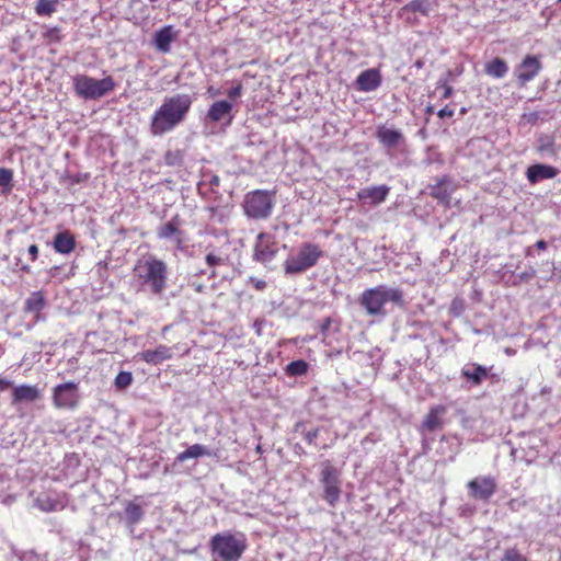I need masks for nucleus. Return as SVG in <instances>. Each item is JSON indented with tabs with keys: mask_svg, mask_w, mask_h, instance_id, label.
Instances as JSON below:
<instances>
[{
	"mask_svg": "<svg viewBox=\"0 0 561 561\" xmlns=\"http://www.w3.org/2000/svg\"><path fill=\"white\" fill-rule=\"evenodd\" d=\"M191 106L192 98L188 94H175L165 99L152 115V135L159 136L173 130L185 119Z\"/></svg>",
	"mask_w": 561,
	"mask_h": 561,
	"instance_id": "obj_1",
	"label": "nucleus"
},
{
	"mask_svg": "<svg viewBox=\"0 0 561 561\" xmlns=\"http://www.w3.org/2000/svg\"><path fill=\"white\" fill-rule=\"evenodd\" d=\"M134 276L145 290L152 295H161L167 289V264L153 255H147L137 261Z\"/></svg>",
	"mask_w": 561,
	"mask_h": 561,
	"instance_id": "obj_2",
	"label": "nucleus"
},
{
	"mask_svg": "<svg viewBox=\"0 0 561 561\" xmlns=\"http://www.w3.org/2000/svg\"><path fill=\"white\" fill-rule=\"evenodd\" d=\"M359 302L369 316H385V306L388 302L398 307L404 306V295L400 288L379 285L364 290Z\"/></svg>",
	"mask_w": 561,
	"mask_h": 561,
	"instance_id": "obj_3",
	"label": "nucleus"
},
{
	"mask_svg": "<svg viewBox=\"0 0 561 561\" xmlns=\"http://www.w3.org/2000/svg\"><path fill=\"white\" fill-rule=\"evenodd\" d=\"M248 545L241 533L216 534L209 541L211 561H240Z\"/></svg>",
	"mask_w": 561,
	"mask_h": 561,
	"instance_id": "obj_4",
	"label": "nucleus"
},
{
	"mask_svg": "<svg viewBox=\"0 0 561 561\" xmlns=\"http://www.w3.org/2000/svg\"><path fill=\"white\" fill-rule=\"evenodd\" d=\"M275 206V194L266 190H254L244 195L242 208L244 215L254 220L271 217Z\"/></svg>",
	"mask_w": 561,
	"mask_h": 561,
	"instance_id": "obj_5",
	"label": "nucleus"
},
{
	"mask_svg": "<svg viewBox=\"0 0 561 561\" xmlns=\"http://www.w3.org/2000/svg\"><path fill=\"white\" fill-rule=\"evenodd\" d=\"M323 256V251L320 247L312 242L304 243L298 252L290 255L284 263L286 275L301 274L309 268L313 267L320 257Z\"/></svg>",
	"mask_w": 561,
	"mask_h": 561,
	"instance_id": "obj_6",
	"label": "nucleus"
},
{
	"mask_svg": "<svg viewBox=\"0 0 561 561\" xmlns=\"http://www.w3.org/2000/svg\"><path fill=\"white\" fill-rule=\"evenodd\" d=\"M320 482L324 489L323 499L331 505L334 506L341 495L340 489V471L333 467L329 461L322 463Z\"/></svg>",
	"mask_w": 561,
	"mask_h": 561,
	"instance_id": "obj_7",
	"label": "nucleus"
},
{
	"mask_svg": "<svg viewBox=\"0 0 561 561\" xmlns=\"http://www.w3.org/2000/svg\"><path fill=\"white\" fill-rule=\"evenodd\" d=\"M80 396L78 383L65 382L53 390V403L57 409H73L78 405Z\"/></svg>",
	"mask_w": 561,
	"mask_h": 561,
	"instance_id": "obj_8",
	"label": "nucleus"
},
{
	"mask_svg": "<svg viewBox=\"0 0 561 561\" xmlns=\"http://www.w3.org/2000/svg\"><path fill=\"white\" fill-rule=\"evenodd\" d=\"M468 490L471 497L488 501L496 491V482L489 476L477 477L468 482Z\"/></svg>",
	"mask_w": 561,
	"mask_h": 561,
	"instance_id": "obj_9",
	"label": "nucleus"
},
{
	"mask_svg": "<svg viewBox=\"0 0 561 561\" xmlns=\"http://www.w3.org/2000/svg\"><path fill=\"white\" fill-rule=\"evenodd\" d=\"M277 251L278 249L273 242L270 241V238L266 233H259L253 255L255 261L263 264H268L274 260Z\"/></svg>",
	"mask_w": 561,
	"mask_h": 561,
	"instance_id": "obj_10",
	"label": "nucleus"
},
{
	"mask_svg": "<svg viewBox=\"0 0 561 561\" xmlns=\"http://www.w3.org/2000/svg\"><path fill=\"white\" fill-rule=\"evenodd\" d=\"M75 85L77 92L84 98L94 99L103 95L105 92L104 80L98 81L84 76L78 77Z\"/></svg>",
	"mask_w": 561,
	"mask_h": 561,
	"instance_id": "obj_11",
	"label": "nucleus"
},
{
	"mask_svg": "<svg viewBox=\"0 0 561 561\" xmlns=\"http://www.w3.org/2000/svg\"><path fill=\"white\" fill-rule=\"evenodd\" d=\"M430 194L437 199L440 204L449 206L451 194L456 190L455 183L447 176L437 179L436 183L430 185Z\"/></svg>",
	"mask_w": 561,
	"mask_h": 561,
	"instance_id": "obj_12",
	"label": "nucleus"
},
{
	"mask_svg": "<svg viewBox=\"0 0 561 561\" xmlns=\"http://www.w3.org/2000/svg\"><path fill=\"white\" fill-rule=\"evenodd\" d=\"M541 69L539 59L535 56H527L516 68V77L522 83L533 80Z\"/></svg>",
	"mask_w": 561,
	"mask_h": 561,
	"instance_id": "obj_13",
	"label": "nucleus"
},
{
	"mask_svg": "<svg viewBox=\"0 0 561 561\" xmlns=\"http://www.w3.org/2000/svg\"><path fill=\"white\" fill-rule=\"evenodd\" d=\"M232 103L226 100L216 101L214 102L208 112H207V119L213 123H218L226 117L228 118V122L230 123L232 119Z\"/></svg>",
	"mask_w": 561,
	"mask_h": 561,
	"instance_id": "obj_14",
	"label": "nucleus"
},
{
	"mask_svg": "<svg viewBox=\"0 0 561 561\" xmlns=\"http://www.w3.org/2000/svg\"><path fill=\"white\" fill-rule=\"evenodd\" d=\"M389 187L387 185H378L362 188L357 192L359 201L368 202L374 205L382 203L389 194Z\"/></svg>",
	"mask_w": 561,
	"mask_h": 561,
	"instance_id": "obj_15",
	"label": "nucleus"
},
{
	"mask_svg": "<svg viewBox=\"0 0 561 561\" xmlns=\"http://www.w3.org/2000/svg\"><path fill=\"white\" fill-rule=\"evenodd\" d=\"M376 137L388 149L397 148L403 141V135L400 130L386 126L378 127Z\"/></svg>",
	"mask_w": 561,
	"mask_h": 561,
	"instance_id": "obj_16",
	"label": "nucleus"
},
{
	"mask_svg": "<svg viewBox=\"0 0 561 561\" xmlns=\"http://www.w3.org/2000/svg\"><path fill=\"white\" fill-rule=\"evenodd\" d=\"M558 174V170L547 164H534L527 169V180L535 184L545 179H552Z\"/></svg>",
	"mask_w": 561,
	"mask_h": 561,
	"instance_id": "obj_17",
	"label": "nucleus"
},
{
	"mask_svg": "<svg viewBox=\"0 0 561 561\" xmlns=\"http://www.w3.org/2000/svg\"><path fill=\"white\" fill-rule=\"evenodd\" d=\"M446 413V408L444 405L433 407L430 412L426 414L422 428L427 432H434L436 430L442 428L443 422L442 416Z\"/></svg>",
	"mask_w": 561,
	"mask_h": 561,
	"instance_id": "obj_18",
	"label": "nucleus"
},
{
	"mask_svg": "<svg viewBox=\"0 0 561 561\" xmlns=\"http://www.w3.org/2000/svg\"><path fill=\"white\" fill-rule=\"evenodd\" d=\"M380 75L376 69L363 71L357 78V84L362 91H374L380 85Z\"/></svg>",
	"mask_w": 561,
	"mask_h": 561,
	"instance_id": "obj_19",
	"label": "nucleus"
},
{
	"mask_svg": "<svg viewBox=\"0 0 561 561\" xmlns=\"http://www.w3.org/2000/svg\"><path fill=\"white\" fill-rule=\"evenodd\" d=\"M141 357L148 364L158 365L172 357V350L165 345H159L154 350L144 351Z\"/></svg>",
	"mask_w": 561,
	"mask_h": 561,
	"instance_id": "obj_20",
	"label": "nucleus"
},
{
	"mask_svg": "<svg viewBox=\"0 0 561 561\" xmlns=\"http://www.w3.org/2000/svg\"><path fill=\"white\" fill-rule=\"evenodd\" d=\"M461 375L463 378L471 381L474 386H478L484 379H486L489 371L484 366L478 364H469L462 368Z\"/></svg>",
	"mask_w": 561,
	"mask_h": 561,
	"instance_id": "obj_21",
	"label": "nucleus"
},
{
	"mask_svg": "<svg viewBox=\"0 0 561 561\" xmlns=\"http://www.w3.org/2000/svg\"><path fill=\"white\" fill-rule=\"evenodd\" d=\"M45 305L46 301L44 295L41 291H34L25 300L24 309L25 311L33 313L34 320L38 321L41 319V311L45 308Z\"/></svg>",
	"mask_w": 561,
	"mask_h": 561,
	"instance_id": "obj_22",
	"label": "nucleus"
},
{
	"mask_svg": "<svg viewBox=\"0 0 561 561\" xmlns=\"http://www.w3.org/2000/svg\"><path fill=\"white\" fill-rule=\"evenodd\" d=\"M39 398V390L35 386L22 385L13 390V403L33 402Z\"/></svg>",
	"mask_w": 561,
	"mask_h": 561,
	"instance_id": "obj_23",
	"label": "nucleus"
},
{
	"mask_svg": "<svg viewBox=\"0 0 561 561\" xmlns=\"http://www.w3.org/2000/svg\"><path fill=\"white\" fill-rule=\"evenodd\" d=\"M75 244V238L68 231L57 233L54 240V249L61 254L70 253L73 250Z\"/></svg>",
	"mask_w": 561,
	"mask_h": 561,
	"instance_id": "obj_24",
	"label": "nucleus"
},
{
	"mask_svg": "<svg viewBox=\"0 0 561 561\" xmlns=\"http://www.w3.org/2000/svg\"><path fill=\"white\" fill-rule=\"evenodd\" d=\"M35 503L38 506V508H41L43 512L58 511L64 507V503L59 499L51 496L50 494L39 495L35 500Z\"/></svg>",
	"mask_w": 561,
	"mask_h": 561,
	"instance_id": "obj_25",
	"label": "nucleus"
},
{
	"mask_svg": "<svg viewBox=\"0 0 561 561\" xmlns=\"http://www.w3.org/2000/svg\"><path fill=\"white\" fill-rule=\"evenodd\" d=\"M210 450L201 444H194L186 448L184 451L180 453L176 457V460L183 462L191 458H199L203 456H210Z\"/></svg>",
	"mask_w": 561,
	"mask_h": 561,
	"instance_id": "obj_26",
	"label": "nucleus"
},
{
	"mask_svg": "<svg viewBox=\"0 0 561 561\" xmlns=\"http://www.w3.org/2000/svg\"><path fill=\"white\" fill-rule=\"evenodd\" d=\"M144 510L139 504L129 502L125 507V520L128 526H133L141 520Z\"/></svg>",
	"mask_w": 561,
	"mask_h": 561,
	"instance_id": "obj_27",
	"label": "nucleus"
},
{
	"mask_svg": "<svg viewBox=\"0 0 561 561\" xmlns=\"http://www.w3.org/2000/svg\"><path fill=\"white\" fill-rule=\"evenodd\" d=\"M508 71L504 60L495 58L485 66V72L493 78H503Z\"/></svg>",
	"mask_w": 561,
	"mask_h": 561,
	"instance_id": "obj_28",
	"label": "nucleus"
},
{
	"mask_svg": "<svg viewBox=\"0 0 561 561\" xmlns=\"http://www.w3.org/2000/svg\"><path fill=\"white\" fill-rule=\"evenodd\" d=\"M403 10L410 12H420L424 15H427L432 10V2L430 0H412L405 7H403Z\"/></svg>",
	"mask_w": 561,
	"mask_h": 561,
	"instance_id": "obj_29",
	"label": "nucleus"
},
{
	"mask_svg": "<svg viewBox=\"0 0 561 561\" xmlns=\"http://www.w3.org/2000/svg\"><path fill=\"white\" fill-rule=\"evenodd\" d=\"M58 0H38L35 11L38 15H50L56 11Z\"/></svg>",
	"mask_w": 561,
	"mask_h": 561,
	"instance_id": "obj_30",
	"label": "nucleus"
},
{
	"mask_svg": "<svg viewBox=\"0 0 561 561\" xmlns=\"http://www.w3.org/2000/svg\"><path fill=\"white\" fill-rule=\"evenodd\" d=\"M159 237L180 241V230L173 221H169L159 230Z\"/></svg>",
	"mask_w": 561,
	"mask_h": 561,
	"instance_id": "obj_31",
	"label": "nucleus"
},
{
	"mask_svg": "<svg viewBox=\"0 0 561 561\" xmlns=\"http://www.w3.org/2000/svg\"><path fill=\"white\" fill-rule=\"evenodd\" d=\"M308 370V364L301 359L287 365L286 371L291 376H301Z\"/></svg>",
	"mask_w": 561,
	"mask_h": 561,
	"instance_id": "obj_32",
	"label": "nucleus"
},
{
	"mask_svg": "<svg viewBox=\"0 0 561 561\" xmlns=\"http://www.w3.org/2000/svg\"><path fill=\"white\" fill-rule=\"evenodd\" d=\"M133 382V375L129 371H121L115 380L114 386L117 390H124L129 387Z\"/></svg>",
	"mask_w": 561,
	"mask_h": 561,
	"instance_id": "obj_33",
	"label": "nucleus"
},
{
	"mask_svg": "<svg viewBox=\"0 0 561 561\" xmlns=\"http://www.w3.org/2000/svg\"><path fill=\"white\" fill-rule=\"evenodd\" d=\"M173 37H152L150 45L161 53H168Z\"/></svg>",
	"mask_w": 561,
	"mask_h": 561,
	"instance_id": "obj_34",
	"label": "nucleus"
},
{
	"mask_svg": "<svg viewBox=\"0 0 561 561\" xmlns=\"http://www.w3.org/2000/svg\"><path fill=\"white\" fill-rule=\"evenodd\" d=\"M451 73L448 72L446 75V77H440L439 80L437 81V89L438 88H443V94H442V99H448L453 94V88L449 87L447 83H448V77L450 76Z\"/></svg>",
	"mask_w": 561,
	"mask_h": 561,
	"instance_id": "obj_35",
	"label": "nucleus"
},
{
	"mask_svg": "<svg viewBox=\"0 0 561 561\" xmlns=\"http://www.w3.org/2000/svg\"><path fill=\"white\" fill-rule=\"evenodd\" d=\"M502 561H527L526 558L515 548L506 549Z\"/></svg>",
	"mask_w": 561,
	"mask_h": 561,
	"instance_id": "obj_36",
	"label": "nucleus"
},
{
	"mask_svg": "<svg viewBox=\"0 0 561 561\" xmlns=\"http://www.w3.org/2000/svg\"><path fill=\"white\" fill-rule=\"evenodd\" d=\"M13 179V172L7 168H0V186L10 187Z\"/></svg>",
	"mask_w": 561,
	"mask_h": 561,
	"instance_id": "obj_37",
	"label": "nucleus"
},
{
	"mask_svg": "<svg viewBox=\"0 0 561 561\" xmlns=\"http://www.w3.org/2000/svg\"><path fill=\"white\" fill-rule=\"evenodd\" d=\"M465 309V306H463V300L462 299H458V298H455L453 301H451V305H450V313L455 317H459L462 311Z\"/></svg>",
	"mask_w": 561,
	"mask_h": 561,
	"instance_id": "obj_38",
	"label": "nucleus"
},
{
	"mask_svg": "<svg viewBox=\"0 0 561 561\" xmlns=\"http://www.w3.org/2000/svg\"><path fill=\"white\" fill-rule=\"evenodd\" d=\"M242 91H243L242 84L238 83L236 87H232L231 89L228 90L227 95L231 101H234L242 95Z\"/></svg>",
	"mask_w": 561,
	"mask_h": 561,
	"instance_id": "obj_39",
	"label": "nucleus"
},
{
	"mask_svg": "<svg viewBox=\"0 0 561 561\" xmlns=\"http://www.w3.org/2000/svg\"><path fill=\"white\" fill-rule=\"evenodd\" d=\"M205 260L209 266H217L222 264L224 262V260L220 256H217L213 253L207 254Z\"/></svg>",
	"mask_w": 561,
	"mask_h": 561,
	"instance_id": "obj_40",
	"label": "nucleus"
},
{
	"mask_svg": "<svg viewBox=\"0 0 561 561\" xmlns=\"http://www.w3.org/2000/svg\"><path fill=\"white\" fill-rule=\"evenodd\" d=\"M250 283L257 289L263 290L266 287V282L255 277L250 278Z\"/></svg>",
	"mask_w": 561,
	"mask_h": 561,
	"instance_id": "obj_41",
	"label": "nucleus"
},
{
	"mask_svg": "<svg viewBox=\"0 0 561 561\" xmlns=\"http://www.w3.org/2000/svg\"><path fill=\"white\" fill-rule=\"evenodd\" d=\"M437 115L440 118L451 117L454 115V110L449 108L448 106H445L444 108L438 111Z\"/></svg>",
	"mask_w": 561,
	"mask_h": 561,
	"instance_id": "obj_42",
	"label": "nucleus"
},
{
	"mask_svg": "<svg viewBox=\"0 0 561 561\" xmlns=\"http://www.w3.org/2000/svg\"><path fill=\"white\" fill-rule=\"evenodd\" d=\"M28 254L31 256V260L32 261H35L37 259V255H38V248L37 245L35 244H32L30 248H28Z\"/></svg>",
	"mask_w": 561,
	"mask_h": 561,
	"instance_id": "obj_43",
	"label": "nucleus"
},
{
	"mask_svg": "<svg viewBox=\"0 0 561 561\" xmlns=\"http://www.w3.org/2000/svg\"><path fill=\"white\" fill-rule=\"evenodd\" d=\"M535 247L538 250H546L547 249V242L545 240H539L536 242Z\"/></svg>",
	"mask_w": 561,
	"mask_h": 561,
	"instance_id": "obj_44",
	"label": "nucleus"
},
{
	"mask_svg": "<svg viewBox=\"0 0 561 561\" xmlns=\"http://www.w3.org/2000/svg\"><path fill=\"white\" fill-rule=\"evenodd\" d=\"M156 35H161V36H164V35H172L171 34V27H163L162 30H160L159 32H157Z\"/></svg>",
	"mask_w": 561,
	"mask_h": 561,
	"instance_id": "obj_45",
	"label": "nucleus"
},
{
	"mask_svg": "<svg viewBox=\"0 0 561 561\" xmlns=\"http://www.w3.org/2000/svg\"><path fill=\"white\" fill-rule=\"evenodd\" d=\"M11 386V382L8 381V380H4V379H0V388L1 389H7Z\"/></svg>",
	"mask_w": 561,
	"mask_h": 561,
	"instance_id": "obj_46",
	"label": "nucleus"
},
{
	"mask_svg": "<svg viewBox=\"0 0 561 561\" xmlns=\"http://www.w3.org/2000/svg\"><path fill=\"white\" fill-rule=\"evenodd\" d=\"M106 82H107V91L112 90L114 87V82H113L112 78L107 77Z\"/></svg>",
	"mask_w": 561,
	"mask_h": 561,
	"instance_id": "obj_47",
	"label": "nucleus"
},
{
	"mask_svg": "<svg viewBox=\"0 0 561 561\" xmlns=\"http://www.w3.org/2000/svg\"><path fill=\"white\" fill-rule=\"evenodd\" d=\"M208 92H210V95H214L215 90L208 89Z\"/></svg>",
	"mask_w": 561,
	"mask_h": 561,
	"instance_id": "obj_48",
	"label": "nucleus"
},
{
	"mask_svg": "<svg viewBox=\"0 0 561 561\" xmlns=\"http://www.w3.org/2000/svg\"><path fill=\"white\" fill-rule=\"evenodd\" d=\"M208 92H210V95H214L215 90L208 89Z\"/></svg>",
	"mask_w": 561,
	"mask_h": 561,
	"instance_id": "obj_49",
	"label": "nucleus"
},
{
	"mask_svg": "<svg viewBox=\"0 0 561 561\" xmlns=\"http://www.w3.org/2000/svg\"><path fill=\"white\" fill-rule=\"evenodd\" d=\"M208 92H210V95H214L215 90L208 89Z\"/></svg>",
	"mask_w": 561,
	"mask_h": 561,
	"instance_id": "obj_50",
	"label": "nucleus"
},
{
	"mask_svg": "<svg viewBox=\"0 0 561 561\" xmlns=\"http://www.w3.org/2000/svg\"><path fill=\"white\" fill-rule=\"evenodd\" d=\"M416 66H417L419 68H420V67H422V62H421V61H417V62H416Z\"/></svg>",
	"mask_w": 561,
	"mask_h": 561,
	"instance_id": "obj_51",
	"label": "nucleus"
},
{
	"mask_svg": "<svg viewBox=\"0 0 561 561\" xmlns=\"http://www.w3.org/2000/svg\"><path fill=\"white\" fill-rule=\"evenodd\" d=\"M151 3L157 2L158 0H149Z\"/></svg>",
	"mask_w": 561,
	"mask_h": 561,
	"instance_id": "obj_52",
	"label": "nucleus"
}]
</instances>
